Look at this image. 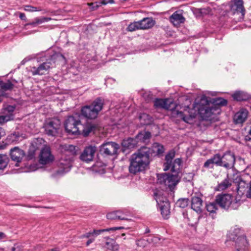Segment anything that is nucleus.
I'll return each instance as SVG.
<instances>
[{"mask_svg": "<svg viewBox=\"0 0 251 251\" xmlns=\"http://www.w3.org/2000/svg\"><path fill=\"white\" fill-rule=\"evenodd\" d=\"M175 156V151H170L165 156V162L163 164V170L165 171L171 170L172 174L162 173L157 175V182L161 185L169 188L172 190L177 185L180 179V169L182 161L180 158L176 159L172 161Z\"/></svg>", "mask_w": 251, "mask_h": 251, "instance_id": "obj_1", "label": "nucleus"}, {"mask_svg": "<svg viewBox=\"0 0 251 251\" xmlns=\"http://www.w3.org/2000/svg\"><path fill=\"white\" fill-rule=\"evenodd\" d=\"M227 100L221 98H217L209 101L205 96H203L201 99L199 104H196L195 108H197L201 118L204 120H210L212 116L214 114L217 108L214 105H226Z\"/></svg>", "mask_w": 251, "mask_h": 251, "instance_id": "obj_2", "label": "nucleus"}, {"mask_svg": "<svg viewBox=\"0 0 251 251\" xmlns=\"http://www.w3.org/2000/svg\"><path fill=\"white\" fill-rule=\"evenodd\" d=\"M61 157L59 160V167L62 169V171L68 172L72 166V162L78 151L77 147L72 145L64 144L60 146Z\"/></svg>", "mask_w": 251, "mask_h": 251, "instance_id": "obj_3", "label": "nucleus"}, {"mask_svg": "<svg viewBox=\"0 0 251 251\" xmlns=\"http://www.w3.org/2000/svg\"><path fill=\"white\" fill-rule=\"evenodd\" d=\"M63 58V56L59 53H54L49 56H43L41 59L43 62L38 67H30L29 72L32 75H45L49 71L53 63Z\"/></svg>", "mask_w": 251, "mask_h": 251, "instance_id": "obj_4", "label": "nucleus"}, {"mask_svg": "<svg viewBox=\"0 0 251 251\" xmlns=\"http://www.w3.org/2000/svg\"><path fill=\"white\" fill-rule=\"evenodd\" d=\"M164 151L163 146L157 143L152 145L151 149L142 146V172L150 168L149 164L151 157L153 154L159 155L163 153Z\"/></svg>", "mask_w": 251, "mask_h": 251, "instance_id": "obj_5", "label": "nucleus"}, {"mask_svg": "<svg viewBox=\"0 0 251 251\" xmlns=\"http://www.w3.org/2000/svg\"><path fill=\"white\" fill-rule=\"evenodd\" d=\"M215 202L220 207L225 209L229 208L236 209L242 203V201L237 197L234 198L229 194H221L218 195L215 199Z\"/></svg>", "mask_w": 251, "mask_h": 251, "instance_id": "obj_6", "label": "nucleus"}, {"mask_svg": "<svg viewBox=\"0 0 251 251\" xmlns=\"http://www.w3.org/2000/svg\"><path fill=\"white\" fill-rule=\"evenodd\" d=\"M103 100L100 98H97L91 104L83 107L81 109L82 120L83 117L88 119H95L98 116L99 112L103 107Z\"/></svg>", "mask_w": 251, "mask_h": 251, "instance_id": "obj_7", "label": "nucleus"}, {"mask_svg": "<svg viewBox=\"0 0 251 251\" xmlns=\"http://www.w3.org/2000/svg\"><path fill=\"white\" fill-rule=\"evenodd\" d=\"M82 121V116L79 114L69 116L65 122V130L69 134H77L79 125H81Z\"/></svg>", "mask_w": 251, "mask_h": 251, "instance_id": "obj_8", "label": "nucleus"}, {"mask_svg": "<svg viewBox=\"0 0 251 251\" xmlns=\"http://www.w3.org/2000/svg\"><path fill=\"white\" fill-rule=\"evenodd\" d=\"M119 144L114 142L103 143L100 147V153L103 157L112 156L117 154Z\"/></svg>", "mask_w": 251, "mask_h": 251, "instance_id": "obj_9", "label": "nucleus"}, {"mask_svg": "<svg viewBox=\"0 0 251 251\" xmlns=\"http://www.w3.org/2000/svg\"><path fill=\"white\" fill-rule=\"evenodd\" d=\"M122 227H111L102 229H94L91 231H89L80 236L79 238H88V240L86 243V246L87 247L89 246L91 243L94 242L96 238L101 233L105 232V231H114L117 229H119L122 228Z\"/></svg>", "mask_w": 251, "mask_h": 251, "instance_id": "obj_10", "label": "nucleus"}, {"mask_svg": "<svg viewBox=\"0 0 251 251\" xmlns=\"http://www.w3.org/2000/svg\"><path fill=\"white\" fill-rule=\"evenodd\" d=\"M130 173L134 175L141 171V151L139 149L137 153L133 154L130 158L129 166Z\"/></svg>", "mask_w": 251, "mask_h": 251, "instance_id": "obj_11", "label": "nucleus"}, {"mask_svg": "<svg viewBox=\"0 0 251 251\" xmlns=\"http://www.w3.org/2000/svg\"><path fill=\"white\" fill-rule=\"evenodd\" d=\"M61 125L59 120L54 119L45 125V132L49 136H54L58 133Z\"/></svg>", "mask_w": 251, "mask_h": 251, "instance_id": "obj_12", "label": "nucleus"}, {"mask_svg": "<svg viewBox=\"0 0 251 251\" xmlns=\"http://www.w3.org/2000/svg\"><path fill=\"white\" fill-rule=\"evenodd\" d=\"M97 151L95 146H89L86 147L80 155V159L86 163L93 161Z\"/></svg>", "mask_w": 251, "mask_h": 251, "instance_id": "obj_13", "label": "nucleus"}, {"mask_svg": "<svg viewBox=\"0 0 251 251\" xmlns=\"http://www.w3.org/2000/svg\"><path fill=\"white\" fill-rule=\"evenodd\" d=\"M54 157L51 153L49 147L44 148L41 151L39 162L43 165L50 164L53 162Z\"/></svg>", "mask_w": 251, "mask_h": 251, "instance_id": "obj_14", "label": "nucleus"}, {"mask_svg": "<svg viewBox=\"0 0 251 251\" xmlns=\"http://www.w3.org/2000/svg\"><path fill=\"white\" fill-rule=\"evenodd\" d=\"M222 157V167L226 169L232 168L235 163L234 154L230 151L226 152Z\"/></svg>", "mask_w": 251, "mask_h": 251, "instance_id": "obj_15", "label": "nucleus"}, {"mask_svg": "<svg viewBox=\"0 0 251 251\" xmlns=\"http://www.w3.org/2000/svg\"><path fill=\"white\" fill-rule=\"evenodd\" d=\"M10 157L12 160L16 162V166H18V163L21 162L23 158L25 155L23 150L18 147H14L10 150Z\"/></svg>", "mask_w": 251, "mask_h": 251, "instance_id": "obj_16", "label": "nucleus"}, {"mask_svg": "<svg viewBox=\"0 0 251 251\" xmlns=\"http://www.w3.org/2000/svg\"><path fill=\"white\" fill-rule=\"evenodd\" d=\"M236 251H247L248 243L244 235H240L236 240L234 241Z\"/></svg>", "mask_w": 251, "mask_h": 251, "instance_id": "obj_17", "label": "nucleus"}, {"mask_svg": "<svg viewBox=\"0 0 251 251\" xmlns=\"http://www.w3.org/2000/svg\"><path fill=\"white\" fill-rule=\"evenodd\" d=\"M95 128L96 126L90 123L85 124L82 122L81 125H79V131L77 134H82L84 136L86 137Z\"/></svg>", "mask_w": 251, "mask_h": 251, "instance_id": "obj_18", "label": "nucleus"}, {"mask_svg": "<svg viewBox=\"0 0 251 251\" xmlns=\"http://www.w3.org/2000/svg\"><path fill=\"white\" fill-rule=\"evenodd\" d=\"M170 21L175 26H176L180 24L183 23L185 19L182 15L181 11H176L170 17Z\"/></svg>", "mask_w": 251, "mask_h": 251, "instance_id": "obj_19", "label": "nucleus"}, {"mask_svg": "<svg viewBox=\"0 0 251 251\" xmlns=\"http://www.w3.org/2000/svg\"><path fill=\"white\" fill-rule=\"evenodd\" d=\"M173 104V100L169 99H156L154 101V105L156 108L169 109Z\"/></svg>", "mask_w": 251, "mask_h": 251, "instance_id": "obj_20", "label": "nucleus"}, {"mask_svg": "<svg viewBox=\"0 0 251 251\" xmlns=\"http://www.w3.org/2000/svg\"><path fill=\"white\" fill-rule=\"evenodd\" d=\"M243 0H233L230 5L231 10L234 13H240L242 15H244L245 8L243 5Z\"/></svg>", "mask_w": 251, "mask_h": 251, "instance_id": "obj_21", "label": "nucleus"}, {"mask_svg": "<svg viewBox=\"0 0 251 251\" xmlns=\"http://www.w3.org/2000/svg\"><path fill=\"white\" fill-rule=\"evenodd\" d=\"M138 144L137 138H128L124 140L122 143L123 151H125L126 149H131L137 146Z\"/></svg>", "mask_w": 251, "mask_h": 251, "instance_id": "obj_22", "label": "nucleus"}, {"mask_svg": "<svg viewBox=\"0 0 251 251\" xmlns=\"http://www.w3.org/2000/svg\"><path fill=\"white\" fill-rule=\"evenodd\" d=\"M107 218L112 220H129L130 219L126 217L123 212L121 210H117L108 213L106 215Z\"/></svg>", "mask_w": 251, "mask_h": 251, "instance_id": "obj_23", "label": "nucleus"}, {"mask_svg": "<svg viewBox=\"0 0 251 251\" xmlns=\"http://www.w3.org/2000/svg\"><path fill=\"white\" fill-rule=\"evenodd\" d=\"M202 207V201L198 197H194L191 200V208L197 213L201 212Z\"/></svg>", "mask_w": 251, "mask_h": 251, "instance_id": "obj_24", "label": "nucleus"}, {"mask_svg": "<svg viewBox=\"0 0 251 251\" xmlns=\"http://www.w3.org/2000/svg\"><path fill=\"white\" fill-rule=\"evenodd\" d=\"M248 114L245 109H242L234 115V120L236 124H241L245 122Z\"/></svg>", "mask_w": 251, "mask_h": 251, "instance_id": "obj_25", "label": "nucleus"}, {"mask_svg": "<svg viewBox=\"0 0 251 251\" xmlns=\"http://www.w3.org/2000/svg\"><path fill=\"white\" fill-rule=\"evenodd\" d=\"M154 197L158 206L165 204V203H169L167 197L161 191H157L154 192Z\"/></svg>", "mask_w": 251, "mask_h": 251, "instance_id": "obj_26", "label": "nucleus"}, {"mask_svg": "<svg viewBox=\"0 0 251 251\" xmlns=\"http://www.w3.org/2000/svg\"><path fill=\"white\" fill-rule=\"evenodd\" d=\"M105 247L106 249L110 251H117L119 249V245L116 241L109 237H106Z\"/></svg>", "mask_w": 251, "mask_h": 251, "instance_id": "obj_27", "label": "nucleus"}, {"mask_svg": "<svg viewBox=\"0 0 251 251\" xmlns=\"http://www.w3.org/2000/svg\"><path fill=\"white\" fill-rule=\"evenodd\" d=\"M250 97L248 94L243 91H236L232 95V98L238 101L247 100Z\"/></svg>", "mask_w": 251, "mask_h": 251, "instance_id": "obj_28", "label": "nucleus"}, {"mask_svg": "<svg viewBox=\"0 0 251 251\" xmlns=\"http://www.w3.org/2000/svg\"><path fill=\"white\" fill-rule=\"evenodd\" d=\"M240 235H244L242 232L239 228H234V229L230 230L228 234V237L231 240L234 241L236 240L237 238Z\"/></svg>", "mask_w": 251, "mask_h": 251, "instance_id": "obj_29", "label": "nucleus"}, {"mask_svg": "<svg viewBox=\"0 0 251 251\" xmlns=\"http://www.w3.org/2000/svg\"><path fill=\"white\" fill-rule=\"evenodd\" d=\"M155 24V21L152 18L142 19V29H147L152 27Z\"/></svg>", "mask_w": 251, "mask_h": 251, "instance_id": "obj_30", "label": "nucleus"}, {"mask_svg": "<svg viewBox=\"0 0 251 251\" xmlns=\"http://www.w3.org/2000/svg\"><path fill=\"white\" fill-rule=\"evenodd\" d=\"M162 215L165 218H167L170 214V203H165V204L159 206Z\"/></svg>", "mask_w": 251, "mask_h": 251, "instance_id": "obj_31", "label": "nucleus"}, {"mask_svg": "<svg viewBox=\"0 0 251 251\" xmlns=\"http://www.w3.org/2000/svg\"><path fill=\"white\" fill-rule=\"evenodd\" d=\"M231 185V181L228 178L225 179L217 186L218 191H223L230 187Z\"/></svg>", "mask_w": 251, "mask_h": 251, "instance_id": "obj_32", "label": "nucleus"}, {"mask_svg": "<svg viewBox=\"0 0 251 251\" xmlns=\"http://www.w3.org/2000/svg\"><path fill=\"white\" fill-rule=\"evenodd\" d=\"M15 109V107L11 105L7 106L4 108L2 111V114L4 116H9L10 117V121L13 119V112Z\"/></svg>", "mask_w": 251, "mask_h": 251, "instance_id": "obj_33", "label": "nucleus"}, {"mask_svg": "<svg viewBox=\"0 0 251 251\" xmlns=\"http://www.w3.org/2000/svg\"><path fill=\"white\" fill-rule=\"evenodd\" d=\"M143 240L146 241L149 244H156L159 240V239L156 237L153 236L152 235H149L148 236L144 235L143 237H142V241Z\"/></svg>", "mask_w": 251, "mask_h": 251, "instance_id": "obj_34", "label": "nucleus"}, {"mask_svg": "<svg viewBox=\"0 0 251 251\" xmlns=\"http://www.w3.org/2000/svg\"><path fill=\"white\" fill-rule=\"evenodd\" d=\"M141 29V21L131 23L127 27L129 31H134Z\"/></svg>", "mask_w": 251, "mask_h": 251, "instance_id": "obj_35", "label": "nucleus"}, {"mask_svg": "<svg viewBox=\"0 0 251 251\" xmlns=\"http://www.w3.org/2000/svg\"><path fill=\"white\" fill-rule=\"evenodd\" d=\"M0 87L4 91L9 90L13 88V84L10 80H7L6 82L0 80Z\"/></svg>", "mask_w": 251, "mask_h": 251, "instance_id": "obj_36", "label": "nucleus"}, {"mask_svg": "<svg viewBox=\"0 0 251 251\" xmlns=\"http://www.w3.org/2000/svg\"><path fill=\"white\" fill-rule=\"evenodd\" d=\"M238 179L240 181L238 184V191L240 192L243 194L245 193V190H246L247 185H249V183H247L245 181L241 180L240 177H239Z\"/></svg>", "mask_w": 251, "mask_h": 251, "instance_id": "obj_37", "label": "nucleus"}, {"mask_svg": "<svg viewBox=\"0 0 251 251\" xmlns=\"http://www.w3.org/2000/svg\"><path fill=\"white\" fill-rule=\"evenodd\" d=\"M215 201L213 202H210L208 203L206 205V208L207 210L210 213H215L216 211L218 209L217 205Z\"/></svg>", "mask_w": 251, "mask_h": 251, "instance_id": "obj_38", "label": "nucleus"}, {"mask_svg": "<svg viewBox=\"0 0 251 251\" xmlns=\"http://www.w3.org/2000/svg\"><path fill=\"white\" fill-rule=\"evenodd\" d=\"M24 9L25 11L29 12L42 11V9L40 7H35L31 5H24Z\"/></svg>", "mask_w": 251, "mask_h": 251, "instance_id": "obj_39", "label": "nucleus"}, {"mask_svg": "<svg viewBox=\"0 0 251 251\" xmlns=\"http://www.w3.org/2000/svg\"><path fill=\"white\" fill-rule=\"evenodd\" d=\"M8 158L5 155L0 154V170L4 169L7 165Z\"/></svg>", "mask_w": 251, "mask_h": 251, "instance_id": "obj_40", "label": "nucleus"}, {"mask_svg": "<svg viewBox=\"0 0 251 251\" xmlns=\"http://www.w3.org/2000/svg\"><path fill=\"white\" fill-rule=\"evenodd\" d=\"M213 162L217 166L222 167V157L219 154H216L211 157Z\"/></svg>", "mask_w": 251, "mask_h": 251, "instance_id": "obj_41", "label": "nucleus"}, {"mask_svg": "<svg viewBox=\"0 0 251 251\" xmlns=\"http://www.w3.org/2000/svg\"><path fill=\"white\" fill-rule=\"evenodd\" d=\"M189 204V200L188 199H179L176 203V204L177 206L181 207V208H185L188 206Z\"/></svg>", "mask_w": 251, "mask_h": 251, "instance_id": "obj_42", "label": "nucleus"}, {"mask_svg": "<svg viewBox=\"0 0 251 251\" xmlns=\"http://www.w3.org/2000/svg\"><path fill=\"white\" fill-rule=\"evenodd\" d=\"M180 116L183 119V120L187 123H190V122L195 118V115H189L186 116L185 114L182 112H180Z\"/></svg>", "mask_w": 251, "mask_h": 251, "instance_id": "obj_43", "label": "nucleus"}, {"mask_svg": "<svg viewBox=\"0 0 251 251\" xmlns=\"http://www.w3.org/2000/svg\"><path fill=\"white\" fill-rule=\"evenodd\" d=\"M35 20H36V23L37 24V25H38L45 22H47L50 21L51 20V18L49 17H37L35 18Z\"/></svg>", "mask_w": 251, "mask_h": 251, "instance_id": "obj_44", "label": "nucleus"}, {"mask_svg": "<svg viewBox=\"0 0 251 251\" xmlns=\"http://www.w3.org/2000/svg\"><path fill=\"white\" fill-rule=\"evenodd\" d=\"M87 4L89 6H92L91 9L92 10H96L101 5L100 1H96L95 2L88 3Z\"/></svg>", "mask_w": 251, "mask_h": 251, "instance_id": "obj_45", "label": "nucleus"}, {"mask_svg": "<svg viewBox=\"0 0 251 251\" xmlns=\"http://www.w3.org/2000/svg\"><path fill=\"white\" fill-rule=\"evenodd\" d=\"M214 163L213 162L212 159H210L206 160V161L203 164V167L205 168H213Z\"/></svg>", "mask_w": 251, "mask_h": 251, "instance_id": "obj_46", "label": "nucleus"}, {"mask_svg": "<svg viewBox=\"0 0 251 251\" xmlns=\"http://www.w3.org/2000/svg\"><path fill=\"white\" fill-rule=\"evenodd\" d=\"M151 137V134L150 132L147 131L146 132L144 135V136L142 139V142H144L145 143H148L149 142V140Z\"/></svg>", "mask_w": 251, "mask_h": 251, "instance_id": "obj_47", "label": "nucleus"}, {"mask_svg": "<svg viewBox=\"0 0 251 251\" xmlns=\"http://www.w3.org/2000/svg\"><path fill=\"white\" fill-rule=\"evenodd\" d=\"M245 193L247 197L251 198V182L249 183V185H247Z\"/></svg>", "mask_w": 251, "mask_h": 251, "instance_id": "obj_48", "label": "nucleus"}, {"mask_svg": "<svg viewBox=\"0 0 251 251\" xmlns=\"http://www.w3.org/2000/svg\"><path fill=\"white\" fill-rule=\"evenodd\" d=\"M10 117L9 116H4L3 115L0 116V124L2 125L10 121Z\"/></svg>", "mask_w": 251, "mask_h": 251, "instance_id": "obj_49", "label": "nucleus"}, {"mask_svg": "<svg viewBox=\"0 0 251 251\" xmlns=\"http://www.w3.org/2000/svg\"><path fill=\"white\" fill-rule=\"evenodd\" d=\"M29 25H31L32 27L36 26L37 25V24L36 23V20L34 19L33 22L25 24L24 25L25 28V29H28L27 26Z\"/></svg>", "mask_w": 251, "mask_h": 251, "instance_id": "obj_50", "label": "nucleus"}, {"mask_svg": "<svg viewBox=\"0 0 251 251\" xmlns=\"http://www.w3.org/2000/svg\"><path fill=\"white\" fill-rule=\"evenodd\" d=\"M100 3L101 4V5H106L108 3H114V0H102L101 1H100Z\"/></svg>", "mask_w": 251, "mask_h": 251, "instance_id": "obj_51", "label": "nucleus"}, {"mask_svg": "<svg viewBox=\"0 0 251 251\" xmlns=\"http://www.w3.org/2000/svg\"><path fill=\"white\" fill-rule=\"evenodd\" d=\"M33 57L31 56H28L25 57L22 61L21 62V64L24 65L25 62L31 60Z\"/></svg>", "mask_w": 251, "mask_h": 251, "instance_id": "obj_52", "label": "nucleus"}, {"mask_svg": "<svg viewBox=\"0 0 251 251\" xmlns=\"http://www.w3.org/2000/svg\"><path fill=\"white\" fill-rule=\"evenodd\" d=\"M19 17L22 20H24L26 21L27 20L26 17L25 16V15L24 13H20L19 14Z\"/></svg>", "mask_w": 251, "mask_h": 251, "instance_id": "obj_53", "label": "nucleus"}, {"mask_svg": "<svg viewBox=\"0 0 251 251\" xmlns=\"http://www.w3.org/2000/svg\"><path fill=\"white\" fill-rule=\"evenodd\" d=\"M121 211L123 212L124 215L126 218H128L127 217L130 215V212L126 209H124Z\"/></svg>", "mask_w": 251, "mask_h": 251, "instance_id": "obj_54", "label": "nucleus"}, {"mask_svg": "<svg viewBox=\"0 0 251 251\" xmlns=\"http://www.w3.org/2000/svg\"><path fill=\"white\" fill-rule=\"evenodd\" d=\"M5 135V132L4 129L2 127H0V139L2 137L4 136Z\"/></svg>", "mask_w": 251, "mask_h": 251, "instance_id": "obj_55", "label": "nucleus"}, {"mask_svg": "<svg viewBox=\"0 0 251 251\" xmlns=\"http://www.w3.org/2000/svg\"><path fill=\"white\" fill-rule=\"evenodd\" d=\"M249 133V135L246 136L245 139L247 141H251V129L250 130Z\"/></svg>", "mask_w": 251, "mask_h": 251, "instance_id": "obj_56", "label": "nucleus"}, {"mask_svg": "<svg viewBox=\"0 0 251 251\" xmlns=\"http://www.w3.org/2000/svg\"><path fill=\"white\" fill-rule=\"evenodd\" d=\"M4 97L3 92L0 90V102L2 101V98Z\"/></svg>", "mask_w": 251, "mask_h": 251, "instance_id": "obj_57", "label": "nucleus"}, {"mask_svg": "<svg viewBox=\"0 0 251 251\" xmlns=\"http://www.w3.org/2000/svg\"><path fill=\"white\" fill-rule=\"evenodd\" d=\"M150 230L149 227H147L145 229L144 232V235H146L147 234L150 233Z\"/></svg>", "mask_w": 251, "mask_h": 251, "instance_id": "obj_58", "label": "nucleus"}, {"mask_svg": "<svg viewBox=\"0 0 251 251\" xmlns=\"http://www.w3.org/2000/svg\"><path fill=\"white\" fill-rule=\"evenodd\" d=\"M5 237V235L4 233L3 232H0V238L2 239Z\"/></svg>", "mask_w": 251, "mask_h": 251, "instance_id": "obj_59", "label": "nucleus"}, {"mask_svg": "<svg viewBox=\"0 0 251 251\" xmlns=\"http://www.w3.org/2000/svg\"><path fill=\"white\" fill-rule=\"evenodd\" d=\"M147 115L146 114H142V119H143V118H145V117H147Z\"/></svg>", "mask_w": 251, "mask_h": 251, "instance_id": "obj_60", "label": "nucleus"}, {"mask_svg": "<svg viewBox=\"0 0 251 251\" xmlns=\"http://www.w3.org/2000/svg\"><path fill=\"white\" fill-rule=\"evenodd\" d=\"M148 100L151 98V96L150 95V94L148 95Z\"/></svg>", "mask_w": 251, "mask_h": 251, "instance_id": "obj_61", "label": "nucleus"}, {"mask_svg": "<svg viewBox=\"0 0 251 251\" xmlns=\"http://www.w3.org/2000/svg\"><path fill=\"white\" fill-rule=\"evenodd\" d=\"M51 251H59L56 249H53L51 250Z\"/></svg>", "mask_w": 251, "mask_h": 251, "instance_id": "obj_62", "label": "nucleus"}, {"mask_svg": "<svg viewBox=\"0 0 251 251\" xmlns=\"http://www.w3.org/2000/svg\"><path fill=\"white\" fill-rule=\"evenodd\" d=\"M16 250L15 248L14 247H12V249H11V251H15V250Z\"/></svg>", "mask_w": 251, "mask_h": 251, "instance_id": "obj_63", "label": "nucleus"}, {"mask_svg": "<svg viewBox=\"0 0 251 251\" xmlns=\"http://www.w3.org/2000/svg\"><path fill=\"white\" fill-rule=\"evenodd\" d=\"M141 134V132H139L138 134H137V136H139Z\"/></svg>", "mask_w": 251, "mask_h": 251, "instance_id": "obj_64", "label": "nucleus"}]
</instances>
